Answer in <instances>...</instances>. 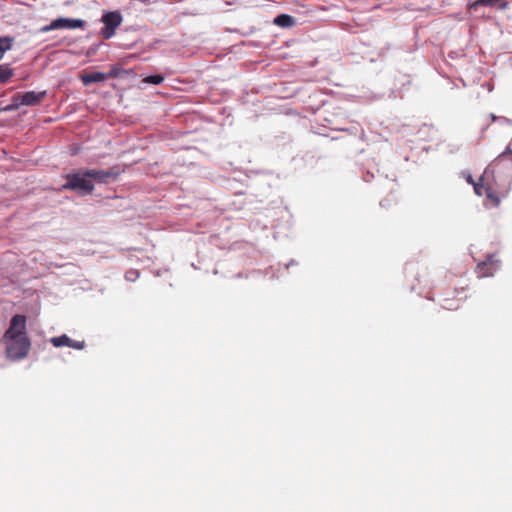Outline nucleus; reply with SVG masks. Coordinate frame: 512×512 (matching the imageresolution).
I'll list each match as a JSON object with an SVG mask.
<instances>
[{
  "mask_svg": "<svg viewBox=\"0 0 512 512\" xmlns=\"http://www.w3.org/2000/svg\"><path fill=\"white\" fill-rule=\"evenodd\" d=\"M505 156L499 155L484 170L474 191L478 196H486L485 205L498 207L501 200L505 198L511 189L512 173H504Z\"/></svg>",
  "mask_w": 512,
  "mask_h": 512,
  "instance_id": "nucleus-1",
  "label": "nucleus"
},
{
  "mask_svg": "<svg viewBox=\"0 0 512 512\" xmlns=\"http://www.w3.org/2000/svg\"><path fill=\"white\" fill-rule=\"evenodd\" d=\"M6 347V356L11 360H21L25 358L31 348V342L28 336L15 338H2Z\"/></svg>",
  "mask_w": 512,
  "mask_h": 512,
  "instance_id": "nucleus-2",
  "label": "nucleus"
},
{
  "mask_svg": "<svg viewBox=\"0 0 512 512\" xmlns=\"http://www.w3.org/2000/svg\"><path fill=\"white\" fill-rule=\"evenodd\" d=\"M67 182L62 186V190L78 191L83 194H91L94 190V184L85 175V171L71 173L65 176Z\"/></svg>",
  "mask_w": 512,
  "mask_h": 512,
  "instance_id": "nucleus-3",
  "label": "nucleus"
},
{
  "mask_svg": "<svg viewBox=\"0 0 512 512\" xmlns=\"http://www.w3.org/2000/svg\"><path fill=\"white\" fill-rule=\"evenodd\" d=\"M46 92H35V91H28L25 93H17L14 96V101L16 102L13 105H8L3 110L4 111H10L15 108H17L19 105H26V106H34L39 104L45 97Z\"/></svg>",
  "mask_w": 512,
  "mask_h": 512,
  "instance_id": "nucleus-4",
  "label": "nucleus"
},
{
  "mask_svg": "<svg viewBox=\"0 0 512 512\" xmlns=\"http://www.w3.org/2000/svg\"><path fill=\"white\" fill-rule=\"evenodd\" d=\"M27 318L25 315L16 314L11 320L8 329L5 331L3 338H17L27 336Z\"/></svg>",
  "mask_w": 512,
  "mask_h": 512,
  "instance_id": "nucleus-5",
  "label": "nucleus"
},
{
  "mask_svg": "<svg viewBox=\"0 0 512 512\" xmlns=\"http://www.w3.org/2000/svg\"><path fill=\"white\" fill-rule=\"evenodd\" d=\"M102 22L105 27L101 34L105 39H110L115 34V29L121 24L122 16L117 11L107 12L103 15Z\"/></svg>",
  "mask_w": 512,
  "mask_h": 512,
  "instance_id": "nucleus-6",
  "label": "nucleus"
},
{
  "mask_svg": "<svg viewBox=\"0 0 512 512\" xmlns=\"http://www.w3.org/2000/svg\"><path fill=\"white\" fill-rule=\"evenodd\" d=\"M120 169L118 166L111 167L108 170L90 169L85 170L86 177L89 180H95L98 183H107L109 179H115L119 176Z\"/></svg>",
  "mask_w": 512,
  "mask_h": 512,
  "instance_id": "nucleus-7",
  "label": "nucleus"
},
{
  "mask_svg": "<svg viewBox=\"0 0 512 512\" xmlns=\"http://www.w3.org/2000/svg\"><path fill=\"white\" fill-rule=\"evenodd\" d=\"M84 25L85 22L81 19L58 18L53 20L49 25L42 27L41 32H49L56 29H77L83 28Z\"/></svg>",
  "mask_w": 512,
  "mask_h": 512,
  "instance_id": "nucleus-8",
  "label": "nucleus"
},
{
  "mask_svg": "<svg viewBox=\"0 0 512 512\" xmlns=\"http://www.w3.org/2000/svg\"><path fill=\"white\" fill-rule=\"evenodd\" d=\"M499 268V261L495 259L494 254L487 255L486 259L476 266L475 272L478 277H490Z\"/></svg>",
  "mask_w": 512,
  "mask_h": 512,
  "instance_id": "nucleus-9",
  "label": "nucleus"
},
{
  "mask_svg": "<svg viewBox=\"0 0 512 512\" xmlns=\"http://www.w3.org/2000/svg\"><path fill=\"white\" fill-rule=\"evenodd\" d=\"M50 341L54 347L68 346V347H71L76 350H82L85 347L84 341L72 340L65 334L58 336V337H53V338H51Z\"/></svg>",
  "mask_w": 512,
  "mask_h": 512,
  "instance_id": "nucleus-10",
  "label": "nucleus"
},
{
  "mask_svg": "<svg viewBox=\"0 0 512 512\" xmlns=\"http://www.w3.org/2000/svg\"><path fill=\"white\" fill-rule=\"evenodd\" d=\"M458 290L455 288L449 293V295H443L441 298V304L444 309L456 310L460 307V300L456 298Z\"/></svg>",
  "mask_w": 512,
  "mask_h": 512,
  "instance_id": "nucleus-11",
  "label": "nucleus"
},
{
  "mask_svg": "<svg viewBox=\"0 0 512 512\" xmlns=\"http://www.w3.org/2000/svg\"><path fill=\"white\" fill-rule=\"evenodd\" d=\"M108 78V75L102 72H91L81 75V80L85 85L92 83L103 82Z\"/></svg>",
  "mask_w": 512,
  "mask_h": 512,
  "instance_id": "nucleus-12",
  "label": "nucleus"
},
{
  "mask_svg": "<svg viewBox=\"0 0 512 512\" xmlns=\"http://www.w3.org/2000/svg\"><path fill=\"white\" fill-rule=\"evenodd\" d=\"M498 4L501 9H505L507 7V3L503 2V0H476L469 5V10H477L479 6L494 7Z\"/></svg>",
  "mask_w": 512,
  "mask_h": 512,
  "instance_id": "nucleus-13",
  "label": "nucleus"
},
{
  "mask_svg": "<svg viewBox=\"0 0 512 512\" xmlns=\"http://www.w3.org/2000/svg\"><path fill=\"white\" fill-rule=\"evenodd\" d=\"M293 22H294V19L287 14L278 15L274 20V23L276 25H279L282 27L291 26L293 24Z\"/></svg>",
  "mask_w": 512,
  "mask_h": 512,
  "instance_id": "nucleus-14",
  "label": "nucleus"
},
{
  "mask_svg": "<svg viewBox=\"0 0 512 512\" xmlns=\"http://www.w3.org/2000/svg\"><path fill=\"white\" fill-rule=\"evenodd\" d=\"M13 76V71L0 65V83H6Z\"/></svg>",
  "mask_w": 512,
  "mask_h": 512,
  "instance_id": "nucleus-15",
  "label": "nucleus"
},
{
  "mask_svg": "<svg viewBox=\"0 0 512 512\" xmlns=\"http://www.w3.org/2000/svg\"><path fill=\"white\" fill-rule=\"evenodd\" d=\"M13 39L10 37H0V53L11 49Z\"/></svg>",
  "mask_w": 512,
  "mask_h": 512,
  "instance_id": "nucleus-16",
  "label": "nucleus"
},
{
  "mask_svg": "<svg viewBox=\"0 0 512 512\" xmlns=\"http://www.w3.org/2000/svg\"><path fill=\"white\" fill-rule=\"evenodd\" d=\"M164 81V77L162 75H150L143 79L144 83L158 85Z\"/></svg>",
  "mask_w": 512,
  "mask_h": 512,
  "instance_id": "nucleus-17",
  "label": "nucleus"
},
{
  "mask_svg": "<svg viewBox=\"0 0 512 512\" xmlns=\"http://www.w3.org/2000/svg\"><path fill=\"white\" fill-rule=\"evenodd\" d=\"M139 276H140V273L136 269H130V270L126 271V273H125V279L129 282L136 281L139 278Z\"/></svg>",
  "mask_w": 512,
  "mask_h": 512,
  "instance_id": "nucleus-18",
  "label": "nucleus"
},
{
  "mask_svg": "<svg viewBox=\"0 0 512 512\" xmlns=\"http://www.w3.org/2000/svg\"><path fill=\"white\" fill-rule=\"evenodd\" d=\"M500 155L505 156V162L507 160H510L512 162V147L511 146L507 147V149L504 152H502Z\"/></svg>",
  "mask_w": 512,
  "mask_h": 512,
  "instance_id": "nucleus-19",
  "label": "nucleus"
},
{
  "mask_svg": "<svg viewBox=\"0 0 512 512\" xmlns=\"http://www.w3.org/2000/svg\"><path fill=\"white\" fill-rule=\"evenodd\" d=\"M466 181H467L469 184H472L473 186H474L475 184H477V183H478V181H477V182H475V181L473 180V178H472V176H471V175H468V176L466 177Z\"/></svg>",
  "mask_w": 512,
  "mask_h": 512,
  "instance_id": "nucleus-20",
  "label": "nucleus"
},
{
  "mask_svg": "<svg viewBox=\"0 0 512 512\" xmlns=\"http://www.w3.org/2000/svg\"><path fill=\"white\" fill-rule=\"evenodd\" d=\"M491 118H492V120L496 119L495 115H493V114H491Z\"/></svg>",
  "mask_w": 512,
  "mask_h": 512,
  "instance_id": "nucleus-21",
  "label": "nucleus"
},
{
  "mask_svg": "<svg viewBox=\"0 0 512 512\" xmlns=\"http://www.w3.org/2000/svg\"><path fill=\"white\" fill-rule=\"evenodd\" d=\"M1 111H4V110H3L2 108H0V112H1Z\"/></svg>",
  "mask_w": 512,
  "mask_h": 512,
  "instance_id": "nucleus-22",
  "label": "nucleus"
}]
</instances>
